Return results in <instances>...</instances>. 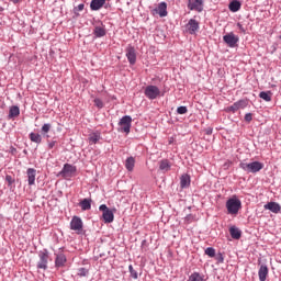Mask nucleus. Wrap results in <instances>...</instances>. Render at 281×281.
<instances>
[{
    "instance_id": "23",
    "label": "nucleus",
    "mask_w": 281,
    "mask_h": 281,
    "mask_svg": "<svg viewBox=\"0 0 281 281\" xmlns=\"http://www.w3.org/2000/svg\"><path fill=\"white\" fill-rule=\"evenodd\" d=\"M21 115V110L19 109L18 105H13L9 110V120H12L14 117H19Z\"/></svg>"
},
{
    "instance_id": "15",
    "label": "nucleus",
    "mask_w": 281,
    "mask_h": 281,
    "mask_svg": "<svg viewBox=\"0 0 281 281\" xmlns=\"http://www.w3.org/2000/svg\"><path fill=\"white\" fill-rule=\"evenodd\" d=\"M26 177L29 186H34V183H36V169L29 168L26 170Z\"/></svg>"
},
{
    "instance_id": "44",
    "label": "nucleus",
    "mask_w": 281,
    "mask_h": 281,
    "mask_svg": "<svg viewBox=\"0 0 281 281\" xmlns=\"http://www.w3.org/2000/svg\"><path fill=\"white\" fill-rule=\"evenodd\" d=\"M11 3H19L21 0H10Z\"/></svg>"
},
{
    "instance_id": "6",
    "label": "nucleus",
    "mask_w": 281,
    "mask_h": 281,
    "mask_svg": "<svg viewBox=\"0 0 281 281\" xmlns=\"http://www.w3.org/2000/svg\"><path fill=\"white\" fill-rule=\"evenodd\" d=\"M133 123V119L130 115H125L123 116L120 122H119V126H121V131L123 133H131V124Z\"/></svg>"
},
{
    "instance_id": "37",
    "label": "nucleus",
    "mask_w": 281,
    "mask_h": 281,
    "mask_svg": "<svg viewBox=\"0 0 281 281\" xmlns=\"http://www.w3.org/2000/svg\"><path fill=\"white\" fill-rule=\"evenodd\" d=\"M94 106L98 109H104V102H102L100 99H94Z\"/></svg>"
},
{
    "instance_id": "9",
    "label": "nucleus",
    "mask_w": 281,
    "mask_h": 281,
    "mask_svg": "<svg viewBox=\"0 0 281 281\" xmlns=\"http://www.w3.org/2000/svg\"><path fill=\"white\" fill-rule=\"evenodd\" d=\"M125 52H126V58L130 65H135V63H137V53L135 52V47L130 45L125 49Z\"/></svg>"
},
{
    "instance_id": "2",
    "label": "nucleus",
    "mask_w": 281,
    "mask_h": 281,
    "mask_svg": "<svg viewBox=\"0 0 281 281\" xmlns=\"http://www.w3.org/2000/svg\"><path fill=\"white\" fill-rule=\"evenodd\" d=\"M240 207H243V202H240L238 198H231L226 201V210L228 214H238Z\"/></svg>"
},
{
    "instance_id": "11",
    "label": "nucleus",
    "mask_w": 281,
    "mask_h": 281,
    "mask_svg": "<svg viewBox=\"0 0 281 281\" xmlns=\"http://www.w3.org/2000/svg\"><path fill=\"white\" fill-rule=\"evenodd\" d=\"M70 229H72V232H82V218L74 216L70 222Z\"/></svg>"
},
{
    "instance_id": "1",
    "label": "nucleus",
    "mask_w": 281,
    "mask_h": 281,
    "mask_svg": "<svg viewBox=\"0 0 281 281\" xmlns=\"http://www.w3.org/2000/svg\"><path fill=\"white\" fill-rule=\"evenodd\" d=\"M239 168L245 172L256 175V172H260L262 168H265V164L260 161H252V162H240Z\"/></svg>"
},
{
    "instance_id": "18",
    "label": "nucleus",
    "mask_w": 281,
    "mask_h": 281,
    "mask_svg": "<svg viewBox=\"0 0 281 281\" xmlns=\"http://www.w3.org/2000/svg\"><path fill=\"white\" fill-rule=\"evenodd\" d=\"M66 263H67V257L65 256V254H57L55 259V267L57 268L65 267Z\"/></svg>"
},
{
    "instance_id": "43",
    "label": "nucleus",
    "mask_w": 281,
    "mask_h": 281,
    "mask_svg": "<svg viewBox=\"0 0 281 281\" xmlns=\"http://www.w3.org/2000/svg\"><path fill=\"white\" fill-rule=\"evenodd\" d=\"M218 262H223L224 258H223V254H220L218 255V258H217Z\"/></svg>"
},
{
    "instance_id": "35",
    "label": "nucleus",
    "mask_w": 281,
    "mask_h": 281,
    "mask_svg": "<svg viewBox=\"0 0 281 281\" xmlns=\"http://www.w3.org/2000/svg\"><path fill=\"white\" fill-rule=\"evenodd\" d=\"M78 276L80 278H86V276H89V270L87 268H80L78 271Z\"/></svg>"
},
{
    "instance_id": "42",
    "label": "nucleus",
    "mask_w": 281,
    "mask_h": 281,
    "mask_svg": "<svg viewBox=\"0 0 281 281\" xmlns=\"http://www.w3.org/2000/svg\"><path fill=\"white\" fill-rule=\"evenodd\" d=\"M237 27L240 30V32H243V34L247 32V30H245V26H243V24L240 23H237Z\"/></svg>"
},
{
    "instance_id": "17",
    "label": "nucleus",
    "mask_w": 281,
    "mask_h": 281,
    "mask_svg": "<svg viewBox=\"0 0 281 281\" xmlns=\"http://www.w3.org/2000/svg\"><path fill=\"white\" fill-rule=\"evenodd\" d=\"M259 281H267V276H269V268L267 265H261L258 271Z\"/></svg>"
},
{
    "instance_id": "39",
    "label": "nucleus",
    "mask_w": 281,
    "mask_h": 281,
    "mask_svg": "<svg viewBox=\"0 0 281 281\" xmlns=\"http://www.w3.org/2000/svg\"><path fill=\"white\" fill-rule=\"evenodd\" d=\"M82 10H85V4L81 3L74 9V12L76 14L77 12H82Z\"/></svg>"
},
{
    "instance_id": "27",
    "label": "nucleus",
    "mask_w": 281,
    "mask_h": 281,
    "mask_svg": "<svg viewBox=\"0 0 281 281\" xmlns=\"http://www.w3.org/2000/svg\"><path fill=\"white\" fill-rule=\"evenodd\" d=\"M240 7H241L240 1L233 0L228 4V10H231V12H238V10H240Z\"/></svg>"
},
{
    "instance_id": "29",
    "label": "nucleus",
    "mask_w": 281,
    "mask_h": 281,
    "mask_svg": "<svg viewBox=\"0 0 281 281\" xmlns=\"http://www.w3.org/2000/svg\"><path fill=\"white\" fill-rule=\"evenodd\" d=\"M159 170H162V172H168V170H170V161H168V159L160 160Z\"/></svg>"
},
{
    "instance_id": "20",
    "label": "nucleus",
    "mask_w": 281,
    "mask_h": 281,
    "mask_svg": "<svg viewBox=\"0 0 281 281\" xmlns=\"http://www.w3.org/2000/svg\"><path fill=\"white\" fill-rule=\"evenodd\" d=\"M229 234L234 240H240V237L243 236V232H240L236 226H232L229 228Z\"/></svg>"
},
{
    "instance_id": "30",
    "label": "nucleus",
    "mask_w": 281,
    "mask_h": 281,
    "mask_svg": "<svg viewBox=\"0 0 281 281\" xmlns=\"http://www.w3.org/2000/svg\"><path fill=\"white\" fill-rule=\"evenodd\" d=\"M49 131H52V124L46 123L42 126L41 133L46 139H49V136L47 135Z\"/></svg>"
},
{
    "instance_id": "25",
    "label": "nucleus",
    "mask_w": 281,
    "mask_h": 281,
    "mask_svg": "<svg viewBox=\"0 0 281 281\" xmlns=\"http://www.w3.org/2000/svg\"><path fill=\"white\" fill-rule=\"evenodd\" d=\"M93 34L97 38H102V36H106V29L104 26H95Z\"/></svg>"
},
{
    "instance_id": "13",
    "label": "nucleus",
    "mask_w": 281,
    "mask_h": 281,
    "mask_svg": "<svg viewBox=\"0 0 281 281\" xmlns=\"http://www.w3.org/2000/svg\"><path fill=\"white\" fill-rule=\"evenodd\" d=\"M265 210H269L273 214H280L281 212V206L278 202H268L267 204L263 205Z\"/></svg>"
},
{
    "instance_id": "3",
    "label": "nucleus",
    "mask_w": 281,
    "mask_h": 281,
    "mask_svg": "<svg viewBox=\"0 0 281 281\" xmlns=\"http://www.w3.org/2000/svg\"><path fill=\"white\" fill-rule=\"evenodd\" d=\"M38 261H37V269L42 271H47L49 265V251L47 249L40 250L38 252Z\"/></svg>"
},
{
    "instance_id": "45",
    "label": "nucleus",
    "mask_w": 281,
    "mask_h": 281,
    "mask_svg": "<svg viewBox=\"0 0 281 281\" xmlns=\"http://www.w3.org/2000/svg\"><path fill=\"white\" fill-rule=\"evenodd\" d=\"M12 153H16V148H13V149H12Z\"/></svg>"
},
{
    "instance_id": "31",
    "label": "nucleus",
    "mask_w": 281,
    "mask_h": 281,
    "mask_svg": "<svg viewBox=\"0 0 281 281\" xmlns=\"http://www.w3.org/2000/svg\"><path fill=\"white\" fill-rule=\"evenodd\" d=\"M271 95H272L271 91H267V92L262 91L259 93V98H261V100H265V102H271Z\"/></svg>"
},
{
    "instance_id": "10",
    "label": "nucleus",
    "mask_w": 281,
    "mask_h": 281,
    "mask_svg": "<svg viewBox=\"0 0 281 281\" xmlns=\"http://www.w3.org/2000/svg\"><path fill=\"white\" fill-rule=\"evenodd\" d=\"M188 8L195 12H203V0H188Z\"/></svg>"
},
{
    "instance_id": "33",
    "label": "nucleus",
    "mask_w": 281,
    "mask_h": 281,
    "mask_svg": "<svg viewBox=\"0 0 281 281\" xmlns=\"http://www.w3.org/2000/svg\"><path fill=\"white\" fill-rule=\"evenodd\" d=\"M205 255L210 258H214V256H216V249L209 247L205 249Z\"/></svg>"
},
{
    "instance_id": "40",
    "label": "nucleus",
    "mask_w": 281,
    "mask_h": 281,
    "mask_svg": "<svg viewBox=\"0 0 281 281\" xmlns=\"http://www.w3.org/2000/svg\"><path fill=\"white\" fill-rule=\"evenodd\" d=\"M254 120V115L251 113H247L245 115V122H251Z\"/></svg>"
},
{
    "instance_id": "38",
    "label": "nucleus",
    "mask_w": 281,
    "mask_h": 281,
    "mask_svg": "<svg viewBox=\"0 0 281 281\" xmlns=\"http://www.w3.org/2000/svg\"><path fill=\"white\" fill-rule=\"evenodd\" d=\"M47 144H48V149L52 150V148H54V146H56V144H58V140H49L47 139Z\"/></svg>"
},
{
    "instance_id": "8",
    "label": "nucleus",
    "mask_w": 281,
    "mask_h": 281,
    "mask_svg": "<svg viewBox=\"0 0 281 281\" xmlns=\"http://www.w3.org/2000/svg\"><path fill=\"white\" fill-rule=\"evenodd\" d=\"M186 31L188 34L194 35L199 32V21L190 19L186 25Z\"/></svg>"
},
{
    "instance_id": "5",
    "label": "nucleus",
    "mask_w": 281,
    "mask_h": 281,
    "mask_svg": "<svg viewBox=\"0 0 281 281\" xmlns=\"http://www.w3.org/2000/svg\"><path fill=\"white\" fill-rule=\"evenodd\" d=\"M146 98H148V100H157V98H159V94L161 93V91L159 90V88L157 86H147L145 88L144 91Z\"/></svg>"
},
{
    "instance_id": "12",
    "label": "nucleus",
    "mask_w": 281,
    "mask_h": 281,
    "mask_svg": "<svg viewBox=\"0 0 281 281\" xmlns=\"http://www.w3.org/2000/svg\"><path fill=\"white\" fill-rule=\"evenodd\" d=\"M154 12L159 14L160 18L168 16V4L166 2H160Z\"/></svg>"
},
{
    "instance_id": "34",
    "label": "nucleus",
    "mask_w": 281,
    "mask_h": 281,
    "mask_svg": "<svg viewBox=\"0 0 281 281\" xmlns=\"http://www.w3.org/2000/svg\"><path fill=\"white\" fill-rule=\"evenodd\" d=\"M128 271H130L131 278H133L134 280H137L138 274H137L136 270H134L133 265L128 266Z\"/></svg>"
},
{
    "instance_id": "26",
    "label": "nucleus",
    "mask_w": 281,
    "mask_h": 281,
    "mask_svg": "<svg viewBox=\"0 0 281 281\" xmlns=\"http://www.w3.org/2000/svg\"><path fill=\"white\" fill-rule=\"evenodd\" d=\"M29 137L34 144H42L43 142V136H41L38 133L31 132Z\"/></svg>"
},
{
    "instance_id": "14",
    "label": "nucleus",
    "mask_w": 281,
    "mask_h": 281,
    "mask_svg": "<svg viewBox=\"0 0 281 281\" xmlns=\"http://www.w3.org/2000/svg\"><path fill=\"white\" fill-rule=\"evenodd\" d=\"M247 106V101L239 100L235 102L233 105L227 108V111H231L232 113H236V111H239V109H245Z\"/></svg>"
},
{
    "instance_id": "24",
    "label": "nucleus",
    "mask_w": 281,
    "mask_h": 281,
    "mask_svg": "<svg viewBox=\"0 0 281 281\" xmlns=\"http://www.w3.org/2000/svg\"><path fill=\"white\" fill-rule=\"evenodd\" d=\"M100 139H102V134H100L99 131L92 132V133L89 135V142H90L91 144H98Z\"/></svg>"
},
{
    "instance_id": "4",
    "label": "nucleus",
    "mask_w": 281,
    "mask_h": 281,
    "mask_svg": "<svg viewBox=\"0 0 281 281\" xmlns=\"http://www.w3.org/2000/svg\"><path fill=\"white\" fill-rule=\"evenodd\" d=\"M100 212H102V218L104 223H113L115 221V215L113 211L106 206V204H101L99 206Z\"/></svg>"
},
{
    "instance_id": "22",
    "label": "nucleus",
    "mask_w": 281,
    "mask_h": 281,
    "mask_svg": "<svg viewBox=\"0 0 281 281\" xmlns=\"http://www.w3.org/2000/svg\"><path fill=\"white\" fill-rule=\"evenodd\" d=\"M190 175L184 173L180 177V187L182 189L190 188Z\"/></svg>"
},
{
    "instance_id": "16",
    "label": "nucleus",
    "mask_w": 281,
    "mask_h": 281,
    "mask_svg": "<svg viewBox=\"0 0 281 281\" xmlns=\"http://www.w3.org/2000/svg\"><path fill=\"white\" fill-rule=\"evenodd\" d=\"M74 172H76V167L74 165L66 164L64 165V168L60 171V175H63V177H71Z\"/></svg>"
},
{
    "instance_id": "21",
    "label": "nucleus",
    "mask_w": 281,
    "mask_h": 281,
    "mask_svg": "<svg viewBox=\"0 0 281 281\" xmlns=\"http://www.w3.org/2000/svg\"><path fill=\"white\" fill-rule=\"evenodd\" d=\"M106 3V0H92L90 3V9L93 11L100 10Z\"/></svg>"
},
{
    "instance_id": "32",
    "label": "nucleus",
    "mask_w": 281,
    "mask_h": 281,
    "mask_svg": "<svg viewBox=\"0 0 281 281\" xmlns=\"http://www.w3.org/2000/svg\"><path fill=\"white\" fill-rule=\"evenodd\" d=\"M188 281H205V279H203V277L201 276V273H199V272H193V273L189 277Z\"/></svg>"
},
{
    "instance_id": "28",
    "label": "nucleus",
    "mask_w": 281,
    "mask_h": 281,
    "mask_svg": "<svg viewBox=\"0 0 281 281\" xmlns=\"http://www.w3.org/2000/svg\"><path fill=\"white\" fill-rule=\"evenodd\" d=\"M125 168L128 170V172H132V170L135 168V158L128 157L125 160Z\"/></svg>"
},
{
    "instance_id": "7",
    "label": "nucleus",
    "mask_w": 281,
    "mask_h": 281,
    "mask_svg": "<svg viewBox=\"0 0 281 281\" xmlns=\"http://www.w3.org/2000/svg\"><path fill=\"white\" fill-rule=\"evenodd\" d=\"M223 41L228 47H236L238 45L239 37L234 34V32H231L223 36Z\"/></svg>"
},
{
    "instance_id": "19",
    "label": "nucleus",
    "mask_w": 281,
    "mask_h": 281,
    "mask_svg": "<svg viewBox=\"0 0 281 281\" xmlns=\"http://www.w3.org/2000/svg\"><path fill=\"white\" fill-rule=\"evenodd\" d=\"M91 203H93V200L91 199H83L79 202V206L81 207V210L83 212H87L89 210H91Z\"/></svg>"
},
{
    "instance_id": "41",
    "label": "nucleus",
    "mask_w": 281,
    "mask_h": 281,
    "mask_svg": "<svg viewBox=\"0 0 281 281\" xmlns=\"http://www.w3.org/2000/svg\"><path fill=\"white\" fill-rule=\"evenodd\" d=\"M5 181L9 183V186H12V183H14V179L12 178V176H5Z\"/></svg>"
},
{
    "instance_id": "36",
    "label": "nucleus",
    "mask_w": 281,
    "mask_h": 281,
    "mask_svg": "<svg viewBox=\"0 0 281 281\" xmlns=\"http://www.w3.org/2000/svg\"><path fill=\"white\" fill-rule=\"evenodd\" d=\"M177 113H178L179 115H186V113H188V108L181 105V106H179V108L177 109Z\"/></svg>"
}]
</instances>
